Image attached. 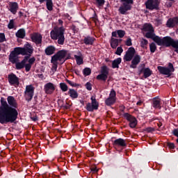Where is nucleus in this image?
Masks as SVG:
<instances>
[{"mask_svg": "<svg viewBox=\"0 0 178 178\" xmlns=\"http://www.w3.org/2000/svg\"><path fill=\"white\" fill-rule=\"evenodd\" d=\"M140 44L142 48H147V45H148V40L145 39H142Z\"/></svg>", "mask_w": 178, "mask_h": 178, "instance_id": "79ce46f5", "label": "nucleus"}, {"mask_svg": "<svg viewBox=\"0 0 178 178\" xmlns=\"http://www.w3.org/2000/svg\"><path fill=\"white\" fill-rule=\"evenodd\" d=\"M145 5L147 9L154 10V9H158V6H159V1L158 0H147Z\"/></svg>", "mask_w": 178, "mask_h": 178, "instance_id": "9d476101", "label": "nucleus"}, {"mask_svg": "<svg viewBox=\"0 0 178 178\" xmlns=\"http://www.w3.org/2000/svg\"><path fill=\"white\" fill-rule=\"evenodd\" d=\"M114 145L118 147H126V140L122 138H118L114 141Z\"/></svg>", "mask_w": 178, "mask_h": 178, "instance_id": "b1692460", "label": "nucleus"}, {"mask_svg": "<svg viewBox=\"0 0 178 178\" xmlns=\"http://www.w3.org/2000/svg\"><path fill=\"white\" fill-rule=\"evenodd\" d=\"M124 3H128V5H133V0H120Z\"/></svg>", "mask_w": 178, "mask_h": 178, "instance_id": "8fccbe9b", "label": "nucleus"}, {"mask_svg": "<svg viewBox=\"0 0 178 178\" xmlns=\"http://www.w3.org/2000/svg\"><path fill=\"white\" fill-rule=\"evenodd\" d=\"M152 72L149 68H145L143 70V74L145 76V78L147 79V77H149L151 76Z\"/></svg>", "mask_w": 178, "mask_h": 178, "instance_id": "f704fd0d", "label": "nucleus"}, {"mask_svg": "<svg viewBox=\"0 0 178 178\" xmlns=\"http://www.w3.org/2000/svg\"><path fill=\"white\" fill-rule=\"evenodd\" d=\"M153 107L157 109H161V100L158 98H155L153 100Z\"/></svg>", "mask_w": 178, "mask_h": 178, "instance_id": "2f4dec72", "label": "nucleus"}, {"mask_svg": "<svg viewBox=\"0 0 178 178\" xmlns=\"http://www.w3.org/2000/svg\"><path fill=\"white\" fill-rule=\"evenodd\" d=\"M149 48H150V51L152 52V54H154V52H155V51H156V45L155 44V43H151L149 44Z\"/></svg>", "mask_w": 178, "mask_h": 178, "instance_id": "a19ab883", "label": "nucleus"}, {"mask_svg": "<svg viewBox=\"0 0 178 178\" xmlns=\"http://www.w3.org/2000/svg\"><path fill=\"white\" fill-rule=\"evenodd\" d=\"M120 63H122V58H118L114 60L113 61V63H112L113 69L119 68V65H120Z\"/></svg>", "mask_w": 178, "mask_h": 178, "instance_id": "c85d7f7f", "label": "nucleus"}, {"mask_svg": "<svg viewBox=\"0 0 178 178\" xmlns=\"http://www.w3.org/2000/svg\"><path fill=\"white\" fill-rule=\"evenodd\" d=\"M86 88L88 90V91H91V90H92V86L90 83V82H88L86 84Z\"/></svg>", "mask_w": 178, "mask_h": 178, "instance_id": "3c124183", "label": "nucleus"}, {"mask_svg": "<svg viewBox=\"0 0 178 178\" xmlns=\"http://www.w3.org/2000/svg\"><path fill=\"white\" fill-rule=\"evenodd\" d=\"M66 55H67V51L65 50H61L58 51L56 54L51 57V63L53 64L51 70L53 73L56 72L58 69V65H62L66 61Z\"/></svg>", "mask_w": 178, "mask_h": 178, "instance_id": "f03ea898", "label": "nucleus"}, {"mask_svg": "<svg viewBox=\"0 0 178 178\" xmlns=\"http://www.w3.org/2000/svg\"><path fill=\"white\" fill-rule=\"evenodd\" d=\"M8 81L11 86L17 84L19 86V78L15 75V74H11L8 75Z\"/></svg>", "mask_w": 178, "mask_h": 178, "instance_id": "dca6fc26", "label": "nucleus"}, {"mask_svg": "<svg viewBox=\"0 0 178 178\" xmlns=\"http://www.w3.org/2000/svg\"><path fill=\"white\" fill-rule=\"evenodd\" d=\"M101 73L102 74L108 76V74H109V71H108V67H106V66L102 67L101 70Z\"/></svg>", "mask_w": 178, "mask_h": 178, "instance_id": "58836bf2", "label": "nucleus"}, {"mask_svg": "<svg viewBox=\"0 0 178 178\" xmlns=\"http://www.w3.org/2000/svg\"><path fill=\"white\" fill-rule=\"evenodd\" d=\"M19 49H17V52H19L21 55H31L33 52H34V49L33 48V46L31 44L26 43L24 44V47H18Z\"/></svg>", "mask_w": 178, "mask_h": 178, "instance_id": "20e7f679", "label": "nucleus"}, {"mask_svg": "<svg viewBox=\"0 0 178 178\" xmlns=\"http://www.w3.org/2000/svg\"><path fill=\"white\" fill-rule=\"evenodd\" d=\"M45 0H39V2H40V3H42V2H44Z\"/></svg>", "mask_w": 178, "mask_h": 178, "instance_id": "0e129e2a", "label": "nucleus"}, {"mask_svg": "<svg viewBox=\"0 0 178 178\" xmlns=\"http://www.w3.org/2000/svg\"><path fill=\"white\" fill-rule=\"evenodd\" d=\"M8 27L10 29H13V27H15V22L13 21V19L10 20Z\"/></svg>", "mask_w": 178, "mask_h": 178, "instance_id": "a18cd8bd", "label": "nucleus"}, {"mask_svg": "<svg viewBox=\"0 0 178 178\" xmlns=\"http://www.w3.org/2000/svg\"><path fill=\"white\" fill-rule=\"evenodd\" d=\"M31 40L35 44H41L42 41V36H41L39 33H33L31 35Z\"/></svg>", "mask_w": 178, "mask_h": 178, "instance_id": "f3484780", "label": "nucleus"}, {"mask_svg": "<svg viewBox=\"0 0 178 178\" xmlns=\"http://www.w3.org/2000/svg\"><path fill=\"white\" fill-rule=\"evenodd\" d=\"M31 66H32L31 64H29V63H25L24 67H25L26 71L30 72V69H31Z\"/></svg>", "mask_w": 178, "mask_h": 178, "instance_id": "09e8293b", "label": "nucleus"}, {"mask_svg": "<svg viewBox=\"0 0 178 178\" xmlns=\"http://www.w3.org/2000/svg\"><path fill=\"white\" fill-rule=\"evenodd\" d=\"M1 106L0 107V123L6 124L7 123H13L17 119V110L8 105V102L3 97L1 98Z\"/></svg>", "mask_w": 178, "mask_h": 178, "instance_id": "f257e3e1", "label": "nucleus"}, {"mask_svg": "<svg viewBox=\"0 0 178 178\" xmlns=\"http://www.w3.org/2000/svg\"><path fill=\"white\" fill-rule=\"evenodd\" d=\"M83 41L84 44H86V45H92L94 41H95V38L88 36L84 38Z\"/></svg>", "mask_w": 178, "mask_h": 178, "instance_id": "cd10ccee", "label": "nucleus"}, {"mask_svg": "<svg viewBox=\"0 0 178 178\" xmlns=\"http://www.w3.org/2000/svg\"><path fill=\"white\" fill-rule=\"evenodd\" d=\"M145 37L147 38H152L154 42L158 44L159 40V36L155 35V33H154V31H149L146 33Z\"/></svg>", "mask_w": 178, "mask_h": 178, "instance_id": "6ab92c4d", "label": "nucleus"}, {"mask_svg": "<svg viewBox=\"0 0 178 178\" xmlns=\"http://www.w3.org/2000/svg\"><path fill=\"white\" fill-rule=\"evenodd\" d=\"M146 131H147L148 133H151V131H154V129H152V128H147L146 129Z\"/></svg>", "mask_w": 178, "mask_h": 178, "instance_id": "4d7b16f0", "label": "nucleus"}, {"mask_svg": "<svg viewBox=\"0 0 178 178\" xmlns=\"http://www.w3.org/2000/svg\"><path fill=\"white\" fill-rule=\"evenodd\" d=\"M118 37L120 38H123L126 35V32L123 30H118L117 31L112 32V37Z\"/></svg>", "mask_w": 178, "mask_h": 178, "instance_id": "4be33fe9", "label": "nucleus"}, {"mask_svg": "<svg viewBox=\"0 0 178 178\" xmlns=\"http://www.w3.org/2000/svg\"><path fill=\"white\" fill-rule=\"evenodd\" d=\"M121 41L122 39H116L115 38H111V47L115 49V48H118L119 43L121 42Z\"/></svg>", "mask_w": 178, "mask_h": 178, "instance_id": "5701e85b", "label": "nucleus"}, {"mask_svg": "<svg viewBox=\"0 0 178 178\" xmlns=\"http://www.w3.org/2000/svg\"><path fill=\"white\" fill-rule=\"evenodd\" d=\"M141 104H143V102H141V101H139V102H138L137 103H136V105H138V106H140L141 105Z\"/></svg>", "mask_w": 178, "mask_h": 178, "instance_id": "680f3d73", "label": "nucleus"}, {"mask_svg": "<svg viewBox=\"0 0 178 178\" xmlns=\"http://www.w3.org/2000/svg\"><path fill=\"white\" fill-rule=\"evenodd\" d=\"M17 49H19V47H15L14 51H13L10 54L9 60L10 62H12V63H16V62H17L19 55H22V53L17 51Z\"/></svg>", "mask_w": 178, "mask_h": 178, "instance_id": "9b49d317", "label": "nucleus"}, {"mask_svg": "<svg viewBox=\"0 0 178 178\" xmlns=\"http://www.w3.org/2000/svg\"><path fill=\"white\" fill-rule=\"evenodd\" d=\"M34 96V87L31 85L26 86L25 90V98L27 101H31Z\"/></svg>", "mask_w": 178, "mask_h": 178, "instance_id": "6e6552de", "label": "nucleus"}, {"mask_svg": "<svg viewBox=\"0 0 178 178\" xmlns=\"http://www.w3.org/2000/svg\"><path fill=\"white\" fill-rule=\"evenodd\" d=\"M173 134L175 135L177 137H178V130L177 129H175L173 131Z\"/></svg>", "mask_w": 178, "mask_h": 178, "instance_id": "13d9d810", "label": "nucleus"}, {"mask_svg": "<svg viewBox=\"0 0 178 178\" xmlns=\"http://www.w3.org/2000/svg\"><path fill=\"white\" fill-rule=\"evenodd\" d=\"M106 104L108 105V106H110V105H113L115 102H116V92L115 90H111L109 95V97L106 99Z\"/></svg>", "mask_w": 178, "mask_h": 178, "instance_id": "ddd939ff", "label": "nucleus"}, {"mask_svg": "<svg viewBox=\"0 0 178 178\" xmlns=\"http://www.w3.org/2000/svg\"><path fill=\"white\" fill-rule=\"evenodd\" d=\"M5 41H6L5 33H0V42H3Z\"/></svg>", "mask_w": 178, "mask_h": 178, "instance_id": "49530a36", "label": "nucleus"}, {"mask_svg": "<svg viewBox=\"0 0 178 178\" xmlns=\"http://www.w3.org/2000/svg\"><path fill=\"white\" fill-rule=\"evenodd\" d=\"M26 36V31L24 29H19L17 33H16V37L18 38H24Z\"/></svg>", "mask_w": 178, "mask_h": 178, "instance_id": "7c9ffc66", "label": "nucleus"}, {"mask_svg": "<svg viewBox=\"0 0 178 178\" xmlns=\"http://www.w3.org/2000/svg\"><path fill=\"white\" fill-rule=\"evenodd\" d=\"M173 39L169 36L165 37L163 39L159 38L157 45H163L164 47H171Z\"/></svg>", "mask_w": 178, "mask_h": 178, "instance_id": "423d86ee", "label": "nucleus"}, {"mask_svg": "<svg viewBox=\"0 0 178 178\" xmlns=\"http://www.w3.org/2000/svg\"><path fill=\"white\" fill-rule=\"evenodd\" d=\"M158 70L161 74H165V76H171L172 73L175 72V67H173V64L170 63L168 64V67H158Z\"/></svg>", "mask_w": 178, "mask_h": 178, "instance_id": "39448f33", "label": "nucleus"}, {"mask_svg": "<svg viewBox=\"0 0 178 178\" xmlns=\"http://www.w3.org/2000/svg\"><path fill=\"white\" fill-rule=\"evenodd\" d=\"M140 60L141 57L138 55H136L131 61V65H130V67H131L132 69H136V67H137V65L140 63Z\"/></svg>", "mask_w": 178, "mask_h": 178, "instance_id": "a211bd4d", "label": "nucleus"}, {"mask_svg": "<svg viewBox=\"0 0 178 178\" xmlns=\"http://www.w3.org/2000/svg\"><path fill=\"white\" fill-rule=\"evenodd\" d=\"M27 60H29V56L25 57L21 63H17L16 64L17 69H23V67H24V65L27 63Z\"/></svg>", "mask_w": 178, "mask_h": 178, "instance_id": "bb28decb", "label": "nucleus"}, {"mask_svg": "<svg viewBox=\"0 0 178 178\" xmlns=\"http://www.w3.org/2000/svg\"><path fill=\"white\" fill-rule=\"evenodd\" d=\"M97 80H103L104 81H106V79H108V75L101 74L97 76Z\"/></svg>", "mask_w": 178, "mask_h": 178, "instance_id": "e433bc0d", "label": "nucleus"}, {"mask_svg": "<svg viewBox=\"0 0 178 178\" xmlns=\"http://www.w3.org/2000/svg\"><path fill=\"white\" fill-rule=\"evenodd\" d=\"M44 90L47 94H52L55 91V85L49 82L44 85Z\"/></svg>", "mask_w": 178, "mask_h": 178, "instance_id": "2eb2a0df", "label": "nucleus"}, {"mask_svg": "<svg viewBox=\"0 0 178 178\" xmlns=\"http://www.w3.org/2000/svg\"><path fill=\"white\" fill-rule=\"evenodd\" d=\"M92 172H98V169H97V167H93L91 168Z\"/></svg>", "mask_w": 178, "mask_h": 178, "instance_id": "bf43d9fd", "label": "nucleus"}, {"mask_svg": "<svg viewBox=\"0 0 178 178\" xmlns=\"http://www.w3.org/2000/svg\"><path fill=\"white\" fill-rule=\"evenodd\" d=\"M68 84H70V86H72V87H74L76 85L74 84V83L72 82L71 81H67Z\"/></svg>", "mask_w": 178, "mask_h": 178, "instance_id": "6e6d98bb", "label": "nucleus"}, {"mask_svg": "<svg viewBox=\"0 0 178 178\" xmlns=\"http://www.w3.org/2000/svg\"><path fill=\"white\" fill-rule=\"evenodd\" d=\"M50 35L52 40H58V44L63 45L65 43V29L63 26L54 27L50 33Z\"/></svg>", "mask_w": 178, "mask_h": 178, "instance_id": "7ed1b4c3", "label": "nucleus"}, {"mask_svg": "<svg viewBox=\"0 0 178 178\" xmlns=\"http://www.w3.org/2000/svg\"><path fill=\"white\" fill-rule=\"evenodd\" d=\"M17 9H19V6L17 5V3L13 2L10 3V11L13 15H16L17 13Z\"/></svg>", "mask_w": 178, "mask_h": 178, "instance_id": "412c9836", "label": "nucleus"}, {"mask_svg": "<svg viewBox=\"0 0 178 178\" xmlns=\"http://www.w3.org/2000/svg\"><path fill=\"white\" fill-rule=\"evenodd\" d=\"M7 99L10 106H13V108H16V106H17V104L16 103V100L15 99V97L12 96H9Z\"/></svg>", "mask_w": 178, "mask_h": 178, "instance_id": "a878e982", "label": "nucleus"}, {"mask_svg": "<svg viewBox=\"0 0 178 178\" xmlns=\"http://www.w3.org/2000/svg\"><path fill=\"white\" fill-rule=\"evenodd\" d=\"M34 62H35V58H31L29 60V63L31 64V65H33V63H34Z\"/></svg>", "mask_w": 178, "mask_h": 178, "instance_id": "864d4df0", "label": "nucleus"}, {"mask_svg": "<svg viewBox=\"0 0 178 178\" xmlns=\"http://www.w3.org/2000/svg\"><path fill=\"white\" fill-rule=\"evenodd\" d=\"M177 24H178V18L177 17L170 18L167 22L168 27H175V26H177Z\"/></svg>", "mask_w": 178, "mask_h": 178, "instance_id": "aec40b11", "label": "nucleus"}, {"mask_svg": "<svg viewBox=\"0 0 178 178\" xmlns=\"http://www.w3.org/2000/svg\"><path fill=\"white\" fill-rule=\"evenodd\" d=\"M122 52H123V48H122V47H119L117 48V51H115V54L121 56Z\"/></svg>", "mask_w": 178, "mask_h": 178, "instance_id": "c03bdc74", "label": "nucleus"}, {"mask_svg": "<svg viewBox=\"0 0 178 178\" xmlns=\"http://www.w3.org/2000/svg\"><path fill=\"white\" fill-rule=\"evenodd\" d=\"M74 58L76 60L77 65H82V63H83V54H81V52L78 51L77 54L74 55Z\"/></svg>", "mask_w": 178, "mask_h": 178, "instance_id": "393cba45", "label": "nucleus"}, {"mask_svg": "<svg viewBox=\"0 0 178 178\" xmlns=\"http://www.w3.org/2000/svg\"><path fill=\"white\" fill-rule=\"evenodd\" d=\"M58 23L62 26V24H63V21H62L61 19H58Z\"/></svg>", "mask_w": 178, "mask_h": 178, "instance_id": "e2e57ef3", "label": "nucleus"}, {"mask_svg": "<svg viewBox=\"0 0 178 178\" xmlns=\"http://www.w3.org/2000/svg\"><path fill=\"white\" fill-rule=\"evenodd\" d=\"M83 72L84 76H90L91 74V70L90 68H85Z\"/></svg>", "mask_w": 178, "mask_h": 178, "instance_id": "37998d69", "label": "nucleus"}, {"mask_svg": "<svg viewBox=\"0 0 178 178\" xmlns=\"http://www.w3.org/2000/svg\"><path fill=\"white\" fill-rule=\"evenodd\" d=\"M60 88L62 90V91L65 92V91H67V85H66L65 83H60Z\"/></svg>", "mask_w": 178, "mask_h": 178, "instance_id": "ea45409f", "label": "nucleus"}, {"mask_svg": "<svg viewBox=\"0 0 178 178\" xmlns=\"http://www.w3.org/2000/svg\"><path fill=\"white\" fill-rule=\"evenodd\" d=\"M125 44L127 47H131V45H133V43L131 42V38H129L125 42Z\"/></svg>", "mask_w": 178, "mask_h": 178, "instance_id": "de8ad7c7", "label": "nucleus"}, {"mask_svg": "<svg viewBox=\"0 0 178 178\" xmlns=\"http://www.w3.org/2000/svg\"><path fill=\"white\" fill-rule=\"evenodd\" d=\"M55 49H56L55 47H54V46H49L45 49L46 55H52L53 54L55 53Z\"/></svg>", "mask_w": 178, "mask_h": 178, "instance_id": "c756f323", "label": "nucleus"}, {"mask_svg": "<svg viewBox=\"0 0 178 178\" xmlns=\"http://www.w3.org/2000/svg\"><path fill=\"white\" fill-rule=\"evenodd\" d=\"M0 51H1V47H0Z\"/></svg>", "mask_w": 178, "mask_h": 178, "instance_id": "338daca9", "label": "nucleus"}, {"mask_svg": "<svg viewBox=\"0 0 178 178\" xmlns=\"http://www.w3.org/2000/svg\"><path fill=\"white\" fill-rule=\"evenodd\" d=\"M99 6H102L105 3V0H96Z\"/></svg>", "mask_w": 178, "mask_h": 178, "instance_id": "603ef678", "label": "nucleus"}, {"mask_svg": "<svg viewBox=\"0 0 178 178\" xmlns=\"http://www.w3.org/2000/svg\"><path fill=\"white\" fill-rule=\"evenodd\" d=\"M124 118L129 122V126L131 129H134L137 126V119L129 113H124Z\"/></svg>", "mask_w": 178, "mask_h": 178, "instance_id": "1a4fd4ad", "label": "nucleus"}, {"mask_svg": "<svg viewBox=\"0 0 178 178\" xmlns=\"http://www.w3.org/2000/svg\"><path fill=\"white\" fill-rule=\"evenodd\" d=\"M68 94L70 95V97L73 99L77 98V97H79V94H77V92L74 90V89H70Z\"/></svg>", "mask_w": 178, "mask_h": 178, "instance_id": "473e14b6", "label": "nucleus"}, {"mask_svg": "<svg viewBox=\"0 0 178 178\" xmlns=\"http://www.w3.org/2000/svg\"><path fill=\"white\" fill-rule=\"evenodd\" d=\"M134 54H136V49L133 47H130L126 52L124 56V60L126 62H130L131 59L134 57Z\"/></svg>", "mask_w": 178, "mask_h": 178, "instance_id": "f8f14e48", "label": "nucleus"}, {"mask_svg": "<svg viewBox=\"0 0 178 178\" xmlns=\"http://www.w3.org/2000/svg\"><path fill=\"white\" fill-rule=\"evenodd\" d=\"M92 103H88L86 104V109L88 111V112H92V111H97L98 109V102L95 99V97H92L90 98Z\"/></svg>", "mask_w": 178, "mask_h": 178, "instance_id": "0eeeda50", "label": "nucleus"}, {"mask_svg": "<svg viewBox=\"0 0 178 178\" xmlns=\"http://www.w3.org/2000/svg\"><path fill=\"white\" fill-rule=\"evenodd\" d=\"M169 147H170V148H175V144H173V143H170V144H169Z\"/></svg>", "mask_w": 178, "mask_h": 178, "instance_id": "052dcab7", "label": "nucleus"}, {"mask_svg": "<svg viewBox=\"0 0 178 178\" xmlns=\"http://www.w3.org/2000/svg\"><path fill=\"white\" fill-rule=\"evenodd\" d=\"M143 30L145 31H154V28L152 27V25H151V24H145L143 26Z\"/></svg>", "mask_w": 178, "mask_h": 178, "instance_id": "72a5a7b5", "label": "nucleus"}, {"mask_svg": "<svg viewBox=\"0 0 178 178\" xmlns=\"http://www.w3.org/2000/svg\"><path fill=\"white\" fill-rule=\"evenodd\" d=\"M171 47L175 48L176 52H178V40H175L172 39Z\"/></svg>", "mask_w": 178, "mask_h": 178, "instance_id": "c9c22d12", "label": "nucleus"}, {"mask_svg": "<svg viewBox=\"0 0 178 178\" xmlns=\"http://www.w3.org/2000/svg\"><path fill=\"white\" fill-rule=\"evenodd\" d=\"M156 24H157V26H159V24H162V19H156Z\"/></svg>", "mask_w": 178, "mask_h": 178, "instance_id": "5fc2aeb1", "label": "nucleus"}, {"mask_svg": "<svg viewBox=\"0 0 178 178\" xmlns=\"http://www.w3.org/2000/svg\"><path fill=\"white\" fill-rule=\"evenodd\" d=\"M46 5L48 10H52L53 9L52 0H47Z\"/></svg>", "mask_w": 178, "mask_h": 178, "instance_id": "4c0bfd02", "label": "nucleus"}, {"mask_svg": "<svg viewBox=\"0 0 178 178\" xmlns=\"http://www.w3.org/2000/svg\"><path fill=\"white\" fill-rule=\"evenodd\" d=\"M129 10H131V4L123 3L118 9V12L121 15H126Z\"/></svg>", "mask_w": 178, "mask_h": 178, "instance_id": "4468645a", "label": "nucleus"}, {"mask_svg": "<svg viewBox=\"0 0 178 178\" xmlns=\"http://www.w3.org/2000/svg\"><path fill=\"white\" fill-rule=\"evenodd\" d=\"M170 1H175V0H170Z\"/></svg>", "mask_w": 178, "mask_h": 178, "instance_id": "69168bd1", "label": "nucleus"}]
</instances>
